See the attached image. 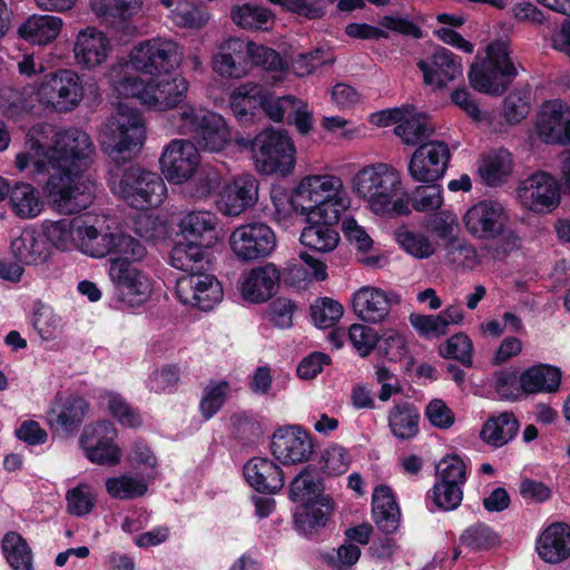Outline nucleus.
I'll return each instance as SVG.
<instances>
[{
  "label": "nucleus",
  "mask_w": 570,
  "mask_h": 570,
  "mask_svg": "<svg viewBox=\"0 0 570 570\" xmlns=\"http://www.w3.org/2000/svg\"><path fill=\"white\" fill-rule=\"evenodd\" d=\"M563 118L562 108L557 102L544 106L538 115L535 122L537 134L540 139L547 144L561 141Z\"/></svg>",
  "instance_id": "50"
},
{
  "label": "nucleus",
  "mask_w": 570,
  "mask_h": 570,
  "mask_svg": "<svg viewBox=\"0 0 570 570\" xmlns=\"http://www.w3.org/2000/svg\"><path fill=\"white\" fill-rule=\"evenodd\" d=\"M233 253L242 262H254L268 257L276 247L274 230L264 223L240 225L229 237Z\"/></svg>",
  "instance_id": "14"
},
{
  "label": "nucleus",
  "mask_w": 570,
  "mask_h": 570,
  "mask_svg": "<svg viewBox=\"0 0 570 570\" xmlns=\"http://www.w3.org/2000/svg\"><path fill=\"white\" fill-rule=\"evenodd\" d=\"M247 484L262 494H276L285 483L282 468L265 456H253L243 466Z\"/></svg>",
  "instance_id": "22"
},
{
  "label": "nucleus",
  "mask_w": 570,
  "mask_h": 570,
  "mask_svg": "<svg viewBox=\"0 0 570 570\" xmlns=\"http://www.w3.org/2000/svg\"><path fill=\"white\" fill-rule=\"evenodd\" d=\"M117 435V429L111 421L99 420L83 429L79 443L91 463L115 466L121 460V449L116 443Z\"/></svg>",
  "instance_id": "13"
},
{
  "label": "nucleus",
  "mask_w": 570,
  "mask_h": 570,
  "mask_svg": "<svg viewBox=\"0 0 570 570\" xmlns=\"http://www.w3.org/2000/svg\"><path fill=\"white\" fill-rule=\"evenodd\" d=\"M88 402L79 395L66 399L58 414L57 422L68 432H73L82 424L88 411Z\"/></svg>",
  "instance_id": "57"
},
{
  "label": "nucleus",
  "mask_w": 570,
  "mask_h": 570,
  "mask_svg": "<svg viewBox=\"0 0 570 570\" xmlns=\"http://www.w3.org/2000/svg\"><path fill=\"white\" fill-rule=\"evenodd\" d=\"M439 354L446 360H455L465 367L473 365V343L464 333H456L439 346Z\"/></svg>",
  "instance_id": "55"
},
{
  "label": "nucleus",
  "mask_w": 570,
  "mask_h": 570,
  "mask_svg": "<svg viewBox=\"0 0 570 570\" xmlns=\"http://www.w3.org/2000/svg\"><path fill=\"white\" fill-rule=\"evenodd\" d=\"M176 295L184 305H191L200 311H210L223 296V287L213 274H186L176 281Z\"/></svg>",
  "instance_id": "17"
},
{
  "label": "nucleus",
  "mask_w": 570,
  "mask_h": 570,
  "mask_svg": "<svg viewBox=\"0 0 570 570\" xmlns=\"http://www.w3.org/2000/svg\"><path fill=\"white\" fill-rule=\"evenodd\" d=\"M344 308L341 303L330 297H322L311 307V316L320 328L334 326L343 316Z\"/></svg>",
  "instance_id": "64"
},
{
  "label": "nucleus",
  "mask_w": 570,
  "mask_h": 570,
  "mask_svg": "<svg viewBox=\"0 0 570 570\" xmlns=\"http://www.w3.org/2000/svg\"><path fill=\"white\" fill-rule=\"evenodd\" d=\"M417 68L423 73L425 85L444 88L448 81L462 76L461 57L444 47H438L431 56V62L419 60Z\"/></svg>",
  "instance_id": "23"
},
{
  "label": "nucleus",
  "mask_w": 570,
  "mask_h": 570,
  "mask_svg": "<svg viewBox=\"0 0 570 570\" xmlns=\"http://www.w3.org/2000/svg\"><path fill=\"white\" fill-rule=\"evenodd\" d=\"M451 153L448 144L440 140H429L419 146L409 163V174L420 183H435L443 178Z\"/></svg>",
  "instance_id": "18"
},
{
  "label": "nucleus",
  "mask_w": 570,
  "mask_h": 570,
  "mask_svg": "<svg viewBox=\"0 0 570 570\" xmlns=\"http://www.w3.org/2000/svg\"><path fill=\"white\" fill-rule=\"evenodd\" d=\"M354 314L363 322L379 324L391 313L392 306L401 303V295L376 286H362L351 298Z\"/></svg>",
  "instance_id": "20"
},
{
  "label": "nucleus",
  "mask_w": 570,
  "mask_h": 570,
  "mask_svg": "<svg viewBox=\"0 0 570 570\" xmlns=\"http://www.w3.org/2000/svg\"><path fill=\"white\" fill-rule=\"evenodd\" d=\"M375 348L380 355L393 363L402 361L409 352L405 336L394 328L385 330L377 337Z\"/></svg>",
  "instance_id": "56"
},
{
  "label": "nucleus",
  "mask_w": 570,
  "mask_h": 570,
  "mask_svg": "<svg viewBox=\"0 0 570 570\" xmlns=\"http://www.w3.org/2000/svg\"><path fill=\"white\" fill-rule=\"evenodd\" d=\"M32 326L42 340L49 341L55 338L58 333L60 317L52 307L38 302L33 309Z\"/></svg>",
  "instance_id": "63"
},
{
  "label": "nucleus",
  "mask_w": 570,
  "mask_h": 570,
  "mask_svg": "<svg viewBox=\"0 0 570 570\" xmlns=\"http://www.w3.org/2000/svg\"><path fill=\"white\" fill-rule=\"evenodd\" d=\"M372 514L377 529L384 534H392L400 527L401 510L390 487L381 484L374 489Z\"/></svg>",
  "instance_id": "32"
},
{
  "label": "nucleus",
  "mask_w": 570,
  "mask_h": 570,
  "mask_svg": "<svg viewBox=\"0 0 570 570\" xmlns=\"http://www.w3.org/2000/svg\"><path fill=\"white\" fill-rule=\"evenodd\" d=\"M107 493L117 500H132L142 497L148 487L144 480L127 474L108 478L105 482Z\"/></svg>",
  "instance_id": "54"
},
{
  "label": "nucleus",
  "mask_w": 570,
  "mask_h": 570,
  "mask_svg": "<svg viewBox=\"0 0 570 570\" xmlns=\"http://www.w3.org/2000/svg\"><path fill=\"white\" fill-rule=\"evenodd\" d=\"M91 10L101 22L117 27L129 21L141 7L140 0H91Z\"/></svg>",
  "instance_id": "44"
},
{
  "label": "nucleus",
  "mask_w": 570,
  "mask_h": 570,
  "mask_svg": "<svg viewBox=\"0 0 570 570\" xmlns=\"http://www.w3.org/2000/svg\"><path fill=\"white\" fill-rule=\"evenodd\" d=\"M259 117L265 115L274 122H281L288 116L291 109L299 104V100L292 95L277 97L274 92L263 86Z\"/></svg>",
  "instance_id": "51"
},
{
  "label": "nucleus",
  "mask_w": 570,
  "mask_h": 570,
  "mask_svg": "<svg viewBox=\"0 0 570 570\" xmlns=\"http://www.w3.org/2000/svg\"><path fill=\"white\" fill-rule=\"evenodd\" d=\"M11 250L19 263L24 265L43 264L51 255L46 237L35 228H24L11 242Z\"/></svg>",
  "instance_id": "33"
},
{
  "label": "nucleus",
  "mask_w": 570,
  "mask_h": 570,
  "mask_svg": "<svg viewBox=\"0 0 570 570\" xmlns=\"http://www.w3.org/2000/svg\"><path fill=\"white\" fill-rule=\"evenodd\" d=\"M353 191L366 200L376 215L396 217L411 214L401 176L386 164L380 163L358 170L353 178Z\"/></svg>",
  "instance_id": "3"
},
{
  "label": "nucleus",
  "mask_w": 570,
  "mask_h": 570,
  "mask_svg": "<svg viewBox=\"0 0 570 570\" xmlns=\"http://www.w3.org/2000/svg\"><path fill=\"white\" fill-rule=\"evenodd\" d=\"M518 198L524 209L533 213H550L560 204V184L547 171H535L522 180L517 189Z\"/></svg>",
  "instance_id": "16"
},
{
  "label": "nucleus",
  "mask_w": 570,
  "mask_h": 570,
  "mask_svg": "<svg viewBox=\"0 0 570 570\" xmlns=\"http://www.w3.org/2000/svg\"><path fill=\"white\" fill-rule=\"evenodd\" d=\"M235 142L242 149L249 150L258 171L265 175L288 176L296 164V147L284 129L264 128L252 137L239 136Z\"/></svg>",
  "instance_id": "5"
},
{
  "label": "nucleus",
  "mask_w": 570,
  "mask_h": 570,
  "mask_svg": "<svg viewBox=\"0 0 570 570\" xmlns=\"http://www.w3.org/2000/svg\"><path fill=\"white\" fill-rule=\"evenodd\" d=\"M9 205L16 216L30 219L43 209V200L39 190L29 183L16 181L8 194Z\"/></svg>",
  "instance_id": "42"
},
{
  "label": "nucleus",
  "mask_w": 570,
  "mask_h": 570,
  "mask_svg": "<svg viewBox=\"0 0 570 570\" xmlns=\"http://www.w3.org/2000/svg\"><path fill=\"white\" fill-rule=\"evenodd\" d=\"M466 230L479 239H499L493 256L500 258L519 247L520 238L508 228V216L500 203L480 202L468 209L463 217Z\"/></svg>",
  "instance_id": "6"
},
{
  "label": "nucleus",
  "mask_w": 570,
  "mask_h": 570,
  "mask_svg": "<svg viewBox=\"0 0 570 570\" xmlns=\"http://www.w3.org/2000/svg\"><path fill=\"white\" fill-rule=\"evenodd\" d=\"M434 132L435 127L429 116L417 111L413 105H410L406 117L394 128V134L403 144L417 147L428 142Z\"/></svg>",
  "instance_id": "38"
},
{
  "label": "nucleus",
  "mask_w": 570,
  "mask_h": 570,
  "mask_svg": "<svg viewBox=\"0 0 570 570\" xmlns=\"http://www.w3.org/2000/svg\"><path fill=\"white\" fill-rule=\"evenodd\" d=\"M178 45L169 39L153 38L135 46L129 55L132 69L157 78L174 71L181 61Z\"/></svg>",
  "instance_id": "11"
},
{
  "label": "nucleus",
  "mask_w": 570,
  "mask_h": 570,
  "mask_svg": "<svg viewBox=\"0 0 570 570\" xmlns=\"http://www.w3.org/2000/svg\"><path fill=\"white\" fill-rule=\"evenodd\" d=\"M216 217L210 212H191L185 215L179 223L181 237L185 240H196L210 245L215 238Z\"/></svg>",
  "instance_id": "46"
},
{
  "label": "nucleus",
  "mask_w": 570,
  "mask_h": 570,
  "mask_svg": "<svg viewBox=\"0 0 570 570\" xmlns=\"http://www.w3.org/2000/svg\"><path fill=\"white\" fill-rule=\"evenodd\" d=\"M324 490L323 479L318 475L317 470L308 464L291 481L288 498L299 504H313L314 501L332 498L330 494H325Z\"/></svg>",
  "instance_id": "36"
},
{
  "label": "nucleus",
  "mask_w": 570,
  "mask_h": 570,
  "mask_svg": "<svg viewBox=\"0 0 570 570\" xmlns=\"http://www.w3.org/2000/svg\"><path fill=\"white\" fill-rule=\"evenodd\" d=\"M110 50L108 37L102 31L90 27L78 33L73 46L77 65L88 70L101 66Z\"/></svg>",
  "instance_id": "24"
},
{
  "label": "nucleus",
  "mask_w": 570,
  "mask_h": 570,
  "mask_svg": "<svg viewBox=\"0 0 570 570\" xmlns=\"http://www.w3.org/2000/svg\"><path fill=\"white\" fill-rule=\"evenodd\" d=\"M263 85L244 82L237 86L228 98L229 108L239 125L247 126L259 119Z\"/></svg>",
  "instance_id": "30"
},
{
  "label": "nucleus",
  "mask_w": 570,
  "mask_h": 570,
  "mask_svg": "<svg viewBox=\"0 0 570 570\" xmlns=\"http://www.w3.org/2000/svg\"><path fill=\"white\" fill-rule=\"evenodd\" d=\"M230 422L234 438L244 445L255 443L263 433L262 424L247 412L234 413Z\"/></svg>",
  "instance_id": "60"
},
{
  "label": "nucleus",
  "mask_w": 570,
  "mask_h": 570,
  "mask_svg": "<svg viewBox=\"0 0 570 570\" xmlns=\"http://www.w3.org/2000/svg\"><path fill=\"white\" fill-rule=\"evenodd\" d=\"M246 49L248 50V69L252 67H261L267 71H281L284 69V61L282 56L273 48L256 45L252 41H246Z\"/></svg>",
  "instance_id": "59"
},
{
  "label": "nucleus",
  "mask_w": 570,
  "mask_h": 570,
  "mask_svg": "<svg viewBox=\"0 0 570 570\" xmlns=\"http://www.w3.org/2000/svg\"><path fill=\"white\" fill-rule=\"evenodd\" d=\"M62 20L55 16H30L18 28V35L31 45H47L60 33Z\"/></svg>",
  "instance_id": "39"
},
{
  "label": "nucleus",
  "mask_w": 570,
  "mask_h": 570,
  "mask_svg": "<svg viewBox=\"0 0 570 570\" xmlns=\"http://www.w3.org/2000/svg\"><path fill=\"white\" fill-rule=\"evenodd\" d=\"M537 552L548 563H559L570 557V527L557 522L547 527L537 540Z\"/></svg>",
  "instance_id": "31"
},
{
  "label": "nucleus",
  "mask_w": 570,
  "mask_h": 570,
  "mask_svg": "<svg viewBox=\"0 0 570 570\" xmlns=\"http://www.w3.org/2000/svg\"><path fill=\"white\" fill-rule=\"evenodd\" d=\"M335 508L332 498L314 501L313 504H298L294 512V527L306 538H313L326 528Z\"/></svg>",
  "instance_id": "28"
},
{
  "label": "nucleus",
  "mask_w": 570,
  "mask_h": 570,
  "mask_svg": "<svg viewBox=\"0 0 570 570\" xmlns=\"http://www.w3.org/2000/svg\"><path fill=\"white\" fill-rule=\"evenodd\" d=\"M519 431V422L512 412H503L489 419L482 426L480 438L495 448L510 442Z\"/></svg>",
  "instance_id": "45"
},
{
  "label": "nucleus",
  "mask_w": 570,
  "mask_h": 570,
  "mask_svg": "<svg viewBox=\"0 0 570 570\" xmlns=\"http://www.w3.org/2000/svg\"><path fill=\"white\" fill-rule=\"evenodd\" d=\"M333 186H341V178L331 175L304 177L293 190L274 185L271 188V200L276 219H286L293 213L305 215L315 207V202L323 193H333Z\"/></svg>",
  "instance_id": "8"
},
{
  "label": "nucleus",
  "mask_w": 570,
  "mask_h": 570,
  "mask_svg": "<svg viewBox=\"0 0 570 570\" xmlns=\"http://www.w3.org/2000/svg\"><path fill=\"white\" fill-rule=\"evenodd\" d=\"M523 394L556 392L561 383V371L549 364H538L527 368L519 376Z\"/></svg>",
  "instance_id": "40"
},
{
  "label": "nucleus",
  "mask_w": 570,
  "mask_h": 570,
  "mask_svg": "<svg viewBox=\"0 0 570 570\" xmlns=\"http://www.w3.org/2000/svg\"><path fill=\"white\" fill-rule=\"evenodd\" d=\"M460 543L468 549L481 552L500 546L501 535L485 522H475L460 534Z\"/></svg>",
  "instance_id": "49"
},
{
  "label": "nucleus",
  "mask_w": 570,
  "mask_h": 570,
  "mask_svg": "<svg viewBox=\"0 0 570 570\" xmlns=\"http://www.w3.org/2000/svg\"><path fill=\"white\" fill-rule=\"evenodd\" d=\"M214 70L224 78H242L248 71L246 41L239 38L226 40L214 57Z\"/></svg>",
  "instance_id": "29"
},
{
  "label": "nucleus",
  "mask_w": 570,
  "mask_h": 570,
  "mask_svg": "<svg viewBox=\"0 0 570 570\" xmlns=\"http://www.w3.org/2000/svg\"><path fill=\"white\" fill-rule=\"evenodd\" d=\"M149 107L157 110L176 108L184 101L187 90V80L174 71L161 73L157 78H150Z\"/></svg>",
  "instance_id": "25"
},
{
  "label": "nucleus",
  "mask_w": 570,
  "mask_h": 570,
  "mask_svg": "<svg viewBox=\"0 0 570 570\" xmlns=\"http://www.w3.org/2000/svg\"><path fill=\"white\" fill-rule=\"evenodd\" d=\"M229 393V384L227 381L208 384L204 391L199 402V412L207 421L217 414L224 406Z\"/></svg>",
  "instance_id": "58"
},
{
  "label": "nucleus",
  "mask_w": 570,
  "mask_h": 570,
  "mask_svg": "<svg viewBox=\"0 0 570 570\" xmlns=\"http://www.w3.org/2000/svg\"><path fill=\"white\" fill-rule=\"evenodd\" d=\"M512 169V154L504 148H500L483 155L478 170L487 186L497 187L504 183L511 175Z\"/></svg>",
  "instance_id": "43"
},
{
  "label": "nucleus",
  "mask_w": 570,
  "mask_h": 570,
  "mask_svg": "<svg viewBox=\"0 0 570 570\" xmlns=\"http://www.w3.org/2000/svg\"><path fill=\"white\" fill-rule=\"evenodd\" d=\"M518 76V69L511 58L509 43L495 40L488 45L487 57L480 63H473L469 70L471 87L491 96L503 95Z\"/></svg>",
  "instance_id": "7"
},
{
  "label": "nucleus",
  "mask_w": 570,
  "mask_h": 570,
  "mask_svg": "<svg viewBox=\"0 0 570 570\" xmlns=\"http://www.w3.org/2000/svg\"><path fill=\"white\" fill-rule=\"evenodd\" d=\"M129 255L109 258V276L119 301L129 306H139L148 301L153 292L149 276L141 271Z\"/></svg>",
  "instance_id": "9"
},
{
  "label": "nucleus",
  "mask_w": 570,
  "mask_h": 570,
  "mask_svg": "<svg viewBox=\"0 0 570 570\" xmlns=\"http://www.w3.org/2000/svg\"><path fill=\"white\" fill-rule=\"evenodd\" d=\"M159 164L169 183L183 184L193 177L198 168V148L190 140L174 139L164 149Z\"/></svg>",
  "instance_id": "19"
},
{
  "label": "nucleus",
  "mask_w": 570,
  "mask_h": 570,
  "mask_svg": "<svg viewBox=\"0 0 570 570\" xmlns=\"http://www.w3.org/2000/svg\"><path fill=\"white\" fill-rule=\"evenodd\" d=\"M1 548L12 570H33L31 549L21 534L7 532L2 538Z\"/></svg>",
  "instance_id": "48"
},
{
  "label": "nucleus",
  "mask_w": 570,
  "mask_h": 570,
  "mask_svg": "<svg viewBox=\"0 0 570 570\" xmlns=\"http://www.w3.org/2000/svg\"><path fill=\"white\" fill-rule=\"evenodd\" d=\"M108 411L119 424L130 429H138L142 424V417L138 409L132 407L120 394L108 395Z\"/></svg>",
  "instance_id": "61"
},
{
  "label": "nucleus",
  "mask_w": 570,
  "mask_h": 570,
  "mask_svg": "<svg viewBox=\"0 0 570 570\" xmlns=\"http://www.w3.org/2000/svg\"><path fill=\"white\" fill-rule=\"evenodd\" d=\"M85 222L81 217H63L58 220H45L42 235L51 247L69 250L81 240Z\"/></svg>",
  "instance_id": "34"
},
{
  "label": "nucleus",
  "mask_w": 570,
  "mask_h": 570,
  "mask_svg": "<svg viewBox=\"0 0 570 570\" xmlns=\"http://www.w3.org/2000/svg\"><path fill=\"white\" fill-rule=\"evenodd\" d=\"M425 184L415 187L411 194L406 191L409 206L411 205L415 212L438 210L443 205L442 186L438 181Z\"/></svg>",
  "instance_id": "52"
},
{
  "label": "nucleus",
  "mask_w": 570,
  "mask_h": 570,
  "mask_svg": "<svg viewBox=\"0 0 570 570\" xmlns=\"http://www.w3.org/2000/svg\"><path fill=\"white\" fill-rule=\"evenodd\" d=\"M195 139L199 148L218 153L229 144L232 136L225 119L217 112L207 111L203 114V121Z\"/></svg>",
  "instance_id": "37"
},
{
  "label": "nucleus",
  "mask_w": 570,
  "mask_h": 570,
  "mask_svg": "<svg viewBox=\"0 0 570 570\" xmlns=\"http://www.w3.org/2000/svg\"><path fill=\"white\" fill-rule=\"evenodd\" d=\"M210 239L207 243L191 240H179L170 250V265L187 274L203 273L209 266Z\"/></svg>",
  "instance_id": "27"
},
{
  "label": "nucleus",
  "mask_w": 570,
  "mask_h": 570,
  "mask_svg": "<svg viewBox=\"0 0 570 570\" xmlns=\"http://www.w3.org/2000/svg\"><path fill=\"white\" fill-rule=\"evenodd\" d=\"M314 448V438L301 425L279 426L272 435L271 452L283 465L308 462Z\"/></svg>",
  "instance_id": "15"
},
{
  "label": "nucleus",
  "mask_w": 570,
  "mask_h": 570,
  "mask_svg": "<svg viewBox=\"0 0 570 570\" xmlns=\"http://www.w3.org/2000/svg\"><path fill=\"white\" fill-rule=\"evenodd\" d=\"M130 61L118 62L110 70V81L115 92L122 98H137L144 105L149 106L148 96L150 95V79L145 81L138 76L127 75Z\"/></svg>",
  "instance_id": "41"
},
{
  "label": "nucleus",
  "mask_w": 570,
  "mask_h": 570,
  "mask_svg": "<svg viewBox=\"0 0 570 570\" xmlns=\"http://www.w3.org/2000/svg\"><path fill=\"white\" fill-rule=\"evenodd\" d=\"M146 139L142 116L137 108L119 102L101 134V149L109 158V184L131 208H157L166 198L167 187L157 173L139 165L124 167L139 153Z\"/></svg>",
  "instance_id": "2"
},
{
  "label": "nucleus",
  "mask_w": 570,
  "mask_h": 570,
  "mask_svg": "<svg viewBox=\"0 0 570 570\" xmlns=\"http://www.w3.org/2000/svg\"><path fill=\"white\" fill-rule=\"evenodd\" d=\"M421 414L419 407L409 401L395 403L389 411L387 425L399 441H410L420 433Z\"/></svg>",
  "instance_id": "35"
},
{
  "label": "nucleus",
  "mask_w": 570,
  "mask_h": 570,
  "mask_svg": "<svg viewBox=\"0 0 570 570\" xmlns=\"http://www.w3.org/2000/svg\"><path fill=\"white\" fill-rule=\"evenodd\" d=\"M37 95L39 101L58 112H68L79 105L83 86L79 75L71 69H59L43 76Z\"/></svg>",
  "instance_id": "10"
},
{
  "label": "nucleus",
  "mask_w": 570,
  "mask_h": 570,
  "mask_svg": "<svg viewBox=\"0 0 570 570\" xmlns=\"http://www.w3.org/2000/svg\"><path fill=\"white\" fill-rule=\"evenodd\" d=\"M463 500V489L456 483L439 480L426 493V507L431 512L453 511L461 505Z\"/></svg>",
  "instance_id": "47"
},
{
  "label": "nucleus",
  "mask_w": 570,
  "mask_h": 570,
  "mask_svg": "<svg viewBox=\"0 0 570 570\" xmlns=\"http://www.w3.org/2000/svg\"><path fill=\"white\" fill-rule=\"evenodd\" d=\"M279 277V271L271 263L250 269L240 286L243 297L250 303L267 302L276 293Z\"/></svg>",
  "instance_id": "26"
},
{
  "label": "nucleus",
  "mask_w": 570,
  "mask_h": 570,
  "mask_svg": "<svg viewBox=\"0 0 570 570\" xmlns=\"http://www.w3.org/2000/svg\"><path fill=\"white\" fill-rule=\"evenodd\" d=\"M232 20L240 28L247 30H264L271 20L272 13L269 10L252 4L245 3L232 9Z\"/></svg>",
  "instance_id": "53"
},
{
  "label": "nucleus",
  "mask_w": 570,
  "mask_h": 570,
  "mask_svg": "<svg viewBox=\"0 0 570 570\" xmlns=\"http://www.w3.org/2000/svg\"><path fill=\"white\" fill-rule=\"evenodd\" d=\"M81 246L91 257H118L129 255L135 259H142L147 249L142 243L124 232L100 233L92 225H83Z\"/></svg>",
  "instance_id": "12"
},
{
  "label": "nucleus",
  "mask_w": 570,
  "mask_h": 570,
  "mask_svg": "<svg viewBox=\"0 0 570 570\" xmlns=\"http://www.w3.org/2000/svg\"><path fill=\"white\" fill-rule=\"evenodd\" d=\"M258 200V181L252 174H243L224 185L215 199L217 209L225 216H238Z\"/></svg>",
  "instance_id": "21"
},
{
  "label": "nucleus",
  "mask_w": 570,
  "mask_h": 570,
  "mask_svg": "<svg viewBox=\"0 0 570 570\" xmlns=\"http://www.w3.org/2000/svg\"><path fill=\"white\" fill-rule=\"evenodd\" d=\"M318 464L323 473L341 475L347 471L351 455L344 446L332 444L322 452Z\"/></svg>",
  "instance_id": "62"
},
{
  "label": "nucleus",
  "mask_w": 570,
  "mask_h": 570,
  "mask_svg": "<svg viewBox=\"0 0 570 570\" xmlns=\"http://www.w3.org/2000/svg\"><path fill=\"white\" fill-rule=\"evenodd\" d=\"M26 145L29 151L16 156V167L24 171L32 165L33 175L48 174L43 193L53 207L73 214L91 205L96 186L82 173L92 163L95 147L86 131L72 127L58 131L50 146L33 138Z\"/></svg>",
  "instance_id": "1"
},
{
  "label": "nucleus",
  "mask_w": 570,
  "mask_h": 570,
  "mask_svg": "<svg viewBox=\"0 0 570 570\" xmlns=\"http://www.w3.org/2000/svg\"><path fill=\"white\" fill-rule=\"evenodd\" d=\"M333 188V193H323L315 202V207L304 215L306 226L301 233L299 242L315 253L325 254L334 250L341 239L337 225L347 204L341 196L343 183Z\"/></svg>",
  "instance_id": "4"
}]
</instances>
